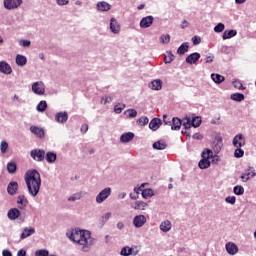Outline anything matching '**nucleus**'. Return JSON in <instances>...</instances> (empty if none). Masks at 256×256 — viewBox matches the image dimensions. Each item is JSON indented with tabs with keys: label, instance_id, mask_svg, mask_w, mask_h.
Instances as JSON below:
<instances>
[{
	"label": "nucleus",
	"instance_id": "nucleus-1",
	"mask_svg": "<svg viewBox=\"0 0 256 256\" xmlns=\"http://www.w3.org/2000/svg\"><path fill=\"white\" fill-rule=\"evenodd\" d=\"M66 237H68L70 241H73V243L82 245V250L86 253H89V249L95 244V238L91 236V231L89 230H81L79 228L68 230Z\"/></svg>",
	"mask_w": 256,
	"mask_h": 256
},
{
	"label": "nucleus",
	"instance_id": "nucleus-2",
	"mask_svg": "<svg viewBox=\"0 0 256 256\" xmlns=\"http://www.w3.org/2000/svg\"><path fill=\"white\" fill-rule=\"evenodd\" d=\"M24 181L31 197H37L41 191V174L37 169L28 170L24 175Z\"/></svg>",
	"mask_w": 256,
	"mask_h": 256
},
{
	"label": "nucleus",
	"instance_id": "nucleus-3",
	"mask_svg": "<svg viewBox=\"0 0 256 256\" xmlns=\"http://www.w3.org/2000/svg\"><path fill=\"white\" fill-rule=\"evenodd\" d=\"M201 123H203V120L200 116H194L192 119L189 116H186L182 119V127L184 130L191 129V127H194L197 129V127H201Z\"/></svg>",
	"mask_w": 256,
	"mask_h": 256
},
{
	"label": "nucleus",
	"instance_id": "nucleus-4",
	"mask_svg": "<svg viewBox=\"0 0 256 256\" xmlns=\"http://www.w3.org/2000/svg\"><path fill=\"white\" fill-rule=\"evenodd\" d=\"M202 159L198 162L199 169H209L211 167V157H213V150L206 148L202 154Z\"/></svg>",
	"mask_w": 256,
	"mask_h": 256
},
{
	"label": "nucleus",
	"instance_id": "nucleus-5",
	"mask_svg": "<svg viewBox=\"0 0 256 256\" xmlns=\"http://www.w3.org/2000/svg\"><path fill=\"white\" fill-rule=\"evenodd\" d=\"M7 217L10 221H21V223H25V214H21V210L19 208H11L7 212Z\"/></svg>",
	"mask_w": 256,
	"mask_h": 256
},
{
	"label": "nucleus",
	"instance_id": "nucleus-6",
	"mask_svg": "<svg viewBox=\"0 0 256 256\" xmlns=\"http://www.w3.org/2000/svg\"><path fill=\"white\" fill-rule=\"evenodd\" d=\"M30 157H32L34 161L41 163L42 161H45V150L39 148L33 149L30 151Z\"/></svg>",
	"mask_w": 256,
	"mask_h": 256
},
{
	"label": "nucleus",
	"instance_id": "nucleus-7",
	"mask_svg": "<svg viewBox=\"0 0 256 256\" xmlns=\"http://www.w3.org/2000/svg\"><path fill=\"white\" fill-rule=\"evenodd\" d=\"M112 190L111 187H106L101 190L98 195L96 196V203H103L106 199H109L111 196Z\"/></svg>",
	"mask_w": 256,
	"mask_h": 256
},
{
	"label": "nucleus",
	"instance_id": "nucleus-8",
	"mask_svg": "<svg viewBox=\"0 0 256 256\" xmlns=\"http://www.w3.org/2000/svg\"><path fill=\"white\" fill-rule=\"evenodd\" d=\"M253 177H256L255 169L253 167L249 166L245 170V173L241 174L240 179H242L243 183H247V181H249V179H253Z\"/></svg>",
	"mask_w": 256,
	"mask_h": 256
},
{
	"label": "nucleus",
	"instance_id": "nucleus-9",
	"mask_svg": "<svg viewBox=\"0 0 256 256\" xmlns=\"http://www.w3.org/2000/svg\"><path fill=\"white\" fill-rule=\"evenodd\" d=\"M23 0H4V7L8 11L21 7Z\"/></svg>",
	"mask_w": 256,
	"mask_h": 256
},
{
	"label": "nucleus",
	"instance_id": "nucleus-10",
	"mask_svg": "<svg viewBox=\"0 0 256 256\" xmlns=\"http://www.w3.org/2000/svg\"><path fill=\"white\" fill-rule=\"evenodd\" d=\"M145 223H147V217H145L143 214L136 215L133 218V225L136 229H141Z\"/></svg>",
	"mask_w": 256,
	"mask_h": 256
},
{
	"label": "nucleus",
	"instance_id": "nucleus-11",
	"mask_svg": "<svg viewBox=\"0 0 256 256\" xmlns=\"http://www.w3.org/2000/svg\"><path fill=\"white\" fill-rule=\"evenodd\" d=\"M154 21H155V17H153L151 15L143 17L140 20V28L141 29H149V27H151V25H153Z\"/></svg>",
	"mask_w": 256,
	"mask_h": 256
},
{
	"label": "nucleus",
	"instance_id": "nucleus-12",
	"mask_svg": "<svg viewBox=\"0 0 256 256\" xmlns=\"http://www.w3.org/2000/svg\"><path fill=\"white\" fill-rule=\"evenodd\" d=\"M223 147V138L220 136L215 137L213 144H212V149L216 155H219L221 153V149Z\"/></svg>",
	"mask_w": 256,
	"mask_h": 256
},
{
	"label": "nucleus",
	"instance_id": "nucleus-13",
	"mask_svg": "<svg viewBox=\"0 0 256 256\" xmlns=\"http://www.w3.org/2000/svg\"><path fill=\"white\" fill-rule=\"evenodd\" d=\"M54 119L56 123H59L60 125H64L66 121H69V114L67 113V111L58 112L55 114Z\"/></svg>",
	"mask_w": 256,
	"mask_h": 256
},
{
	"label": "nucleus",
	"instance_id": "nucleus-14",
	"mask_svg": "<svg viewBox=\"0 0 256 256\" xmlns=\"http://www.w3.org/2000/svg\"><path fill=\"white\" fill-rule=\"evenodd\" d=\"M43 82H34L32 84V91L35 95H45V87Z\"/></svg>",
	"mask_w": 256,
	"mask_h": 256
},
{
	"label": "nucleus",
	"instance_id": "nucleus-15",
	"mask_svg": "<svg viewBox=\"0 0 256 256\" xmlns=\"http://www.w3.org/2000/svg\"><path fill=\"white\" fill-rule=\"evenodd\" d=\"M233 147H245V136L243 134H237L232 140Z\"/></svg>",
	"mask_w": 256,
	"mask_h": 256
},
{
	"label": "nucleus",
	"instance_id": "nucleus-16",
	"mask_svg": "<svg viewBox=\"0 0 256 256\" xmlns=\"http://www.w3.org/2000/svg\"><path fill=\"white\" fill-rule=\"evenodd\" d=\"M201 59V54L199 52H194L189 54L186 59L185 62L188 65H195V63H197V61H199Z\"/></svg>",
	"mask_w": 256,
	"mask_h": 256
},
{
	"label": "nucleus",
	"instance_id": "nucleus-17",
	"mask_svg": "<svg viewBox=\"0 0 256 256\" xmlns=\"http://www.w3.org/2000/svg\"><path fill=\"white\" fill-rule=\"evenodd\" d=\"M0 73L4 75H11L13 73V68L7 63V61H0Z\"/></svg>",
	"mask_w": 256,
	"mask_h": 256
},
{
	"label": "nucleus",
	"instance_id": "nucleus-18",
	"mask_svg": "<svg viewBox=\"0 0 256 256\" xmlns=\"http://www.w3.org/2000/svg\"><path fill=\"white\" fill-rule=\"evenodd\" d=\"M163 125V120H161L160 118H153L150 122H149V129L151 131H158V129Z\"/></svg>",
	"mask_w": 256,
	"mask_h": 256
},
{
	"label": "nucleus",
	"instance_id": "nucleus-19",
	"mask_svg": "<svg viewBox=\"0 0 256 256\" xmlns=\"http://www.w3.org/2000/svg\"><path fill=\"white\" fill-rule=\"evenodd\" d=\"M17 191H19V183L17 181H11L9 182L7 186V193L8 195H17Z\"/></svg>",
	"mask_w": 256,
	"mask_h": 256
},
{
	"label": "nucleus",
	"instance_id": "nucleus-20",
	"mask_svg": "<svg viewBox=\"0 0 256 256\" xmlns=\"http://www.w3.org/2000/svg\"><path fill=\"white\" fill-rule=\"evenodd\" d=\"M16 203L17 205H19L18 209H20V211H24L27 205H29V200L27 199V197H25V195H19L17 197Z\"/></svg>",
	"mask_w": 256,
	"mask_h": 256
},
{
	"label": "nucleus",
	"instance_id": "nucleus-21",
	"mask_svg": "<svg viewBox=\"0 0 256 256\" xmlns=\"http://www.w3.org/2000/svg\"><path fill=\"white\" fill-rule=\"evenodd\" d=\"M225 249L228 255H237L239 253V247L233 242L226 243Z\"/></svg>",
	"mask_w": 256,
	"mask_h": 256
},
{
	"label": "nucleus",
	"instance_id": "nucleus-22",
	"mask_svg": "<svg viewBox=\"0 0 256 256\" xmlns=\"http://www.w3.org/2000/svg\"><path fill=\"white\" fill-rule=\"evenodd\" d=\"M110 31L114 33V35L119 34L121 31V25H119V22L115 18L110 19Z\"/></svg>",
	"mask_w": 256,
	"mask_h": 256
},
{
	"label": "nucleus",
	"instance_id": "nucleus-23",
	"mask_svg": "<svg viewBox=\"0 0 256 256\" xmlns=\"http://www.w3.org/2000/svg\"><path fill=\"white\" fill-rule=\"evenodd\" d=\"M183 119H180L178 117H173L171 120V130L172 131H179L181 129V126L183 125Z\"/></svg>",
	"mask_w": 256,
	"mask_h": 256
},
{
	"label": "nucleus",
	"instance_id": "nucleus-24",
	"mask_svg": "<svg viewBox=\"0 0 256 256\" xmlns=\"http://www.w3.org/2000/svg\"><path fill=\"white\" fill-rule=\"evenodd\" d=\"M30 131L39 139H43V137H45V130H43V128H40L39 126H31Z\"/></svg>",
	"mask_w": 256,
	"mask_h": 256
},
{
	"label": "nucleus",
	"instance_id": "nucleus-25",
	"mask_svg": "<svg viewBox=\"0 0 256 256\" xmlns=\"http://www.w3.org/2000/svg\"><path fill=\"white\" fill-rule=\"evenodd\" d=\"M135 139V133L126 132L120 136V143H131V140Z\"/></svg>",
	"mask_w": 256,
	"mask_h": 256
},
{
	"label": "nucleus",
	"instance_id": "nucleus-26",
	"mask_svg": "<svg viewBox=\"0 0 256 256\" xmlns=\"http://www.w3.org/2000/svg\"><path fill=\"white\" fill-rule=\"evenodd\" d=\"M31 235H35L34 227H25L20 234V239H27V237H31Z\"/></svg>",
	"mask_w": 256,
	"mask_h": 256
},
{
	"label": "nucleus",
	"instance_id": "nucleus-27",
	"mask_svg": "<svg viewBox=\"0 0 256 256\" xmlns=\"http://www.w3.org/2000/svg\"><path fill=\"white\" fill-rule=\"evenodd\" d=\"M149 87L153 91H161V89H163V81H161V79L153 80L149 84Z\"/></svg>",
	"mask_w": 256,
	"mask_h": 256
},
{
	"label": "nucleus",
	"instance_id": "nucleus-28",
	"mask_svg": "<svg viewBox=\"0 0 256 256\" xmlns=\"http://www.w3.org/2000/svg\"><path fill=\"white\" fill-rule=\"evenodd\" d=\"M152 148L155 151H165V149H167V143L163 140H158L153 143Z\"/></svg>",
	"mask_w": 256,
	"mask_h": 256
},
{
	"label": "nucleus",
	"instance_id": "nucleus-29",
	"mask_svg": "<svg viewBox=\"0 0 256 256\" xmlns=\"http://www.w3.org/2000/svg\"><path fill=\"white\" fill-rule=\"evenodd\" d=\"M233 37H237V30L235 29L225 30L222 34V39L224 41H227V39H233Z\"/></svg>",
	"mask_w": 256,
	"mask_h": 256
},
{
	"label": "nucleus",
	"instance_id": "nucleus-30",
	"mask_svg": "<svg viewBox=\"0 0 256 256\" xmlns=\"http://www.w3.org/2000/svg\"><path fill=\"white\" fill-rule=\"evenodd\" d=\"M97 11L105 12V11H111V5L105 1L98 2L96 4Z\"/></svg>",
	"mask_w": 256,
	"mask_h": 256
},
{
	"label": "nucleus",
	"instance_id": "nucleus-31",
	"mask_svg": "<svg viewBox=\"0 0 256 256\" xmlns=\"http://www.w3.org/2000/svg\"><path fill=\"white\" fill-rule=\"evenodd\" d=\"M44 159H46L47 163L53 164L57 161V153L49 151L45 153Z\"/></svg>",
	"mask_w": 256,
	"mask_h": 256
},
{
	"label": "nucleus",
	"instance_id": "nucleus-32",
	"mask_svg": "<svg viewBox=\"0 0 256 256\" xmlns=\"http://www.w3.org/2000/svg\"><path fill=\"white\" fill-rule=\"evenodd\" d=\"M16 65H18V67H25V65H27V57L23 54H18L16 56Z\"/></svg>",
	"mask_w": 256,
	"mask_h": 256
},
{
	"label": "nucleus",
	"instance_id": "nucleus-33",
	"mask_svg": "<svg viewBox=\"0 0 256 256\" xmlns=\"http://www.w3.org/2000/svg\"><path fill=\"white\" fill-rule=\"evenodd\" d=\"M211 79H212V81H214V83H216V85H221V83H223V81H225V76H223L221 74H217V73H212Z\"/></svg>",
	"mask_w": 256,
	"mask_h": 256
},
{
	"label": "nucleus",
	"instance_id": "nucleus-34",
	"mask_svg": "<svg viewBox=\"0 0 256 256\" xmlns=\"http://www.w3.org/2000/svg\"><path fill=\"white\" fill-rule=\"evenodd\" d=\"M188 51H189V42H184L178 47L177 54L185 55V53H187Z\"/></svg>",
	"mask_w": 256,
	"mask_h": 256
},
{
	"label": "nucleus",
	"instance_id": "nucleus-35",
	"mask_svg": "<svg viewBox=\"0 0 256 256\" xmlns=\"http://www.w3.org/2000/svg\"><path fill=\"white\" fill-rule=\"evenodd\" d=\"M160 231H163V233H169V231H171V221L165 220L161 222Z\"/></svg>",
	"mask_w": 256,
	"mask_h": 256
},
{
	"label": "nucleus",
	"instance_id": "nucleus-36",
	"mask_svg": "<svg viewBox=\"0 0 256 256\" xmlns=\"http://www.w3.org/2000/svg\"><path fill=\"white\" fill-rule=\"evenodd\" d=\"M230 98L232 99V101L241 103V101H245V94L236 92V93L231 94Z\"/></svg>",
	"mask_w": 256,
	"mask_h": 256
},
{
	"label": "nucleus",
	"instance_id": "nucleus-37",
	"mask_svg": "<svg viewBox=\"0 0 256 256\" xmlns=\"http://www.w3.org/2000/svg\"><path fill=\"white\" fill-rule=\"evenodd\" d=\"M7 171L10 175H15V173H17V163L8 162L7 163Z\"/></svg>",
	"mask_w": 256,
	"mask_h": 256
},
{
	"label": "nucleus",
	"instance_id": "nucleus-38",
	"mask_svg": "<svg viewBox=\"0 0 256 256\" xmlns=\"http://www.w3.org/2000/svg\"><path fill=\"white\" fill-rule=\"evenodd\" d=\"M36 111H38V113H45V111H47V101L41 100L36 106Z\"/></svg>",
	"mask_w": 256,
	"mask_h": 256
},
{
	"label": "nucleus",
	"instance_id": "nucleus-39",
	"mask_svg": "<svg viewBox=\"0 0 256 256\" xmlns=\"http://www.w3.org/2000/svg\"><path fill=\"white\" fill-rule=\"evenodd\" d=\"M145 207H147V203L143 201H136L134 205H132V209L145 211Z\"/></svg>",
	"mask_w": 256,
	"mask_h": 256
},
{
	"label": "nucleus",
	"instance_id": "nucleus-40",
	"mask_svg": "<svg viewBox=\"0 0 256 256\" xmlns=\"http://www.w3.org/2000/svg\"><path fill=\"white\" fill-rule=\"evenodd\" d=\"M120 255L129 256V255H137V253H133V248H130L129 246H125L121 249Z\"/></svg>",
	"mask_w": 256,
	"mask_h": 256
},
{
	"label": "nucleus",
	"instance_id": "nucleus-41",
	"mask_svg": "<svg viewBox=\"0 0 256 256\" xmlns=\"http://www.w3.org/2000/svg\"><path fill=\"white\" fill-rule=\"evenodd\" d=\"M124 115L127 116L128 119H135L137 117V110L130 108L124 111Z\"/></svg>",
	"mask_w": 256,
	"mask_h": 256
},
{
	"label": "nucleus",
	"instance_id": "nucleus-42",
	"mask_svg": "<svg viewBox=\"0 0 256 256\" xmlns=\"http://www.w3.org/2000/svg\"><path fill=\"white\" fill-rule=\"evenodd\" d=\"M141 195L143 197V199H150V197H153L154 193H153V189L151 188H147L142 190Z\"/></svg>",
	"mask_w": 256,
	"mask_h": 256
},
{
	"label": "nucleus",
	"instance_id": "nucleus-43",
	"mask_svg": "<svg viewBox=\"0 0 256 256\" xmlns=\"http://www.w3.org/2000/svg\"><path fill=\"white\" fill-rule=\"evenodd\" d=\"M233 193H234V195L241 196L245 193V188H243V186H241V185H236L233 188Z\"/></svg>",
	"mask_w": 256,
	"mask_h": 256
},
{
	"label": "nucleus",
	"instance_id": "nucleus-44",
	"mask_svg": "<svg viewBox=\"0 0 256 256\" xmlns=\"http://www.w3.org/2000/svg\"><path fill=\"white\" fill-rule=\"evenodd\" d=\"M137 125L140 127H145V125L149 124V118L147 116H142L136 121Z\"/></svg>",
	"mask_w": 256,
	"mask_h": 256
},
{
	"label": "nucleus",
	"instance_id": "nucleus-45",
	"mask_svg": "<svg viewBox=\"0 0 256 256\" xmlns=\"http://www.w3.org/2000/svg\"><path fill=\"white\" fill-rule=\"evenodd\" d=\"M175 61V55H173V52L168 51L167 55L164 57V63L169 64L173 63Z\"/></svg>",
	"mask_w": 256,
	"mask_h": 256
},
{
	"label": "nucleus",
	"instance_id": "nucleus-46",
	"mask_svg": "<svg viewBox=\"0 0 256 256\" xmlns=\"http://www.w3.org/2000/svg\"><path fill=\"white\" fill-rule=\"evenodd\" d=\"M243 155H245V151L239 147H236V149L234 151V157L236 159H241V157H243Z\"/></svg>",
	"mask_w": 256,
	"mask_h": 256
},
{
	"label": "nucleus",
	"instance_id": "nucleus-47",
	"mask_svg": "<svg viewBox=\"0 0 256 256\" xmlns=\"http://www.w3.org/2000/svg\"><path fill=\"white\" fill-rule=\"evenodd\" d=\"M160 41L161 43H163L164 45H167V43H169L171 41V35L169 34H163L160 36Z\"/></svg>",
	"mask_w": 256,
	"mask_h": 256
},
{
	"label": "nucleus",
	"instance_id": "nucleus-48",
	"mask_svg": "<svg viewBox=\"0 0 256 256\" xmlns=\"http://www.w3.org/2000/svg\"><path fill=\"white\" fill-rule=\"evenodd\" d=\"M223 31H225V24L223 23H218L215 27H214V32L215 33H223Z\"/></svg>",
	"mask_w": 256,
	"mask_h": 256
},
{
	"label": "nucleus",
	"instance_id": "nucleus-49",
	"mask_svg": "<svg viewBox=\"0 0 256 256\" xmlns=\"http://www.w3.org/2000/svg\"><path fill=\"white\" fill-rule=\"evenodd\" d=\"M35 256H49V250H47V249L36 250Z\"/></svg>",
	"mask_w": 256,
	"mask_h": 256
},
{
	"label": "nucleus",
	"instance_id": "nucleus-50",
	"mask_svg": "<svg viewBox=\"0 0 256 256\" xmlns=\"http://www.w3.org/2000/svg\"><path fill=\"white\" fill-rule=\"evenodd\" d=\"M7 149H9V143H7V141H2L0 143V151H1V153H7Z\"/></svg>",
	"mask_w": 256,
	"mask_h": 256
},
{
	"label": "nucleus",
	"instance_id": "nucleus-51",
	"mask_svg": "<svg viewBox=\"0 0 256 256\" xmlns=\"http://www.w3.org/2000/svg\"><path fill=\"white\" fill-rule=\"evenodd\" d=\"M82 195L83 194L81 192L74 193L72 196H70L68 198V201H79V199H81Z\"/></svg>",
	"mask_w": 256,
	"mask_h": 256
},
{
	"label": "nucleus",
	"instance_id": "nucleus-52",
	"mask_svg": "<svg viewBox=\"0 0 256 256\" xmlns=\"http://www.w3.org/2000/svg\"><path fill=\"white\" fill-rule=\"evenodd\" d=\"M233 86L235 87V89H239V91L245 90V87L243 86V83H241V81H239V80H235L233 82Z\"/></svg>",
	"mask_w": 256,
	"mask_h": 256
},
{
	"label": "nucleus",
	"instance_id": "nucleus-53",
	"mask_svg": "<svg viewBox=\"0 0 256 256\" xmlns=\"http://www.w3.org/2000/svg\"><path fill=\"white\" fill-rule=\"evenodd\" d=\"M226 203H229L230 205H235L237 202V198L235 196H227L225 198Z\"/></svg>",
	"mask_w": 256,
	"mask_h": 256
},
{
	"label": "nucleus",
	"instance_id": "nucleus-54",
	"mask_svg": "<svg viewBox=\"0 0 256 256\" xmlns=\"http://www.w3.org/2000/svg\"><path fill=\"white\" fill-rule=\"evenodd\" d=\"M211 161L210 163H212V165H217V163H219V161H221V158H219V155H213L212 152V157H210Z\"/></svg>",
	"mask_w": 256,
	"mask_h": 256
},
{
	"label": "nucleus",
	"instance_id": "nucleus-55",
	"mask_svg": "<svg viewBox=\"0 0 256 256\" xmlns=\"http://www.w3.org/2000/svg\"><path fill=\"white\" fill-rule=\"evenodd\" d=\"M112 102H113V97H111V96L102 97L101 103L103 105H107V103H112Z\"/></svg>",
	"mask_w": 256,
	"mask_h": 256
},
{
	"label": "nucleus",
	"instance_id": "nucleus-56",
	"mask_svg": "<svg viewBox=\"0 0 256 256\" xmlns=\"http://www.w3.org/2000/svg\"><path fill=\"white\" fill-rule=\"evenodd\" d=\"M18 43L21 47H31V41L30 40H19Z\"/></svg>",
	"mask_w": 256,
	"mask_h": 256
},
{
	"label": "nucleus",
	"instance_id": "nucleus-57",
	"mask_svg": "<svg viewBox=\"0 0 256 256\" xmlns=\"http://www.w3.org/2000/svg\"><path fill=\"white\" fill-rule=\"evenodd\" d=\"M111 219V212H107L102 216V223H107Z\"/></svg>",
	"mask_w": 256,
	"mask_h": 256
},
{
	"label": "nucleus",
	"instance_id": "nucleus-58",
	"mask_svg": "<svg viewBox=\"0 0 256 256\" xmlns=\"http://www.w3.org/2000/svg\"><path fill=\"white\" fill-rule=\"evenodd\" d=\"M192 43H193V45H199L201 43V37L200 36H193L192 37Z\"/></svg>",
	"mask_w": 256,
	"mask_h": 256
},
{
	"label": "nucleus",
	"instance_id": "nucleus-59",
	"mask_svg": "<svg viewBox=\"0 0 256 256\" xmlns=\"http://www.w3.org/2000/svg\"><path fill=\"white\" fill-rule=\"evenodd\" d=\"M114 113H116L117 115H120V113H123V107H120L119 104H116L114 106Z\"/></svg>",
	"mask_w": 256,
	"mask_h": 256
},
{
	"label": "nucleus",
	"instance_id": "nucleus-60",
	"mask_svg": "<svg viewBox=\"0 0 256 256\" xmlns=\"http://www.w3.org/2000/svg\"><path fill=\"white\" fill-rule=\"evenodd\" d=\"M214 59H215V55L209 54V56L206 57L205 63H207V64L213 63Z\"/></svg>",
	"mask_w": 256,
	"mask_h": 256
},
{
	"label": "nucleus",
	"instance_id": "nucleus-61",
	"mask_svg": "<svg viewBox=\"0 0 256 256\" xmlns=\"http://www.w3.org/2000/svg\"><path fill=\"white\" fill-rule=\"evenodd\" d=\"M57 5H69V0H56Z\"/></svg>",
	"mask_w": 256,
	"mask_h": 256
},
{
	"label": "nucleus",
	"instance_id": "nucleus-62",
	"mask_svg": "<svg viewBox=\"0 0 256 256\" xmlns=\"http://www.w3.org/2000/svg\"><path fill=\"white\" fill-rule=\"evenodd\" d=\"M229 49V46H222L221 53H224V55H229Z\"/></svg>",
	"mask_w": 256,
	"mask_h": 256
},
{
	"label": "nucleus",
	"instance_id": "nucleus-63",
	"mask_svg": "<svg viewBox=\"0 0 256 256\" xmlns=\"http://www.w3.org/2000/svg\"><path fill=\"white\" fill-rule=\"evenodd\" d=\"M17 256H27V251L25 249H20L17 252Z\"/></svg>",
	"mask_w": 256,
	"mask_h": 256
},
{
	"label": "nucleus",
	"instance_id": "nucleus-64",
	"mask_svg": "<svg viewBox=\"0 0 256 256\" xmlns=\"http://www.w3.org/2000/svg\"><path fill=\"white\" fill-rule=\"evenodd\" d=\"M2 256H13V253H11L10 250L5 249L2 251Z\"/></svg>",
	"mask_w": 256,
	"mask_h": 256
}]
</instances>
